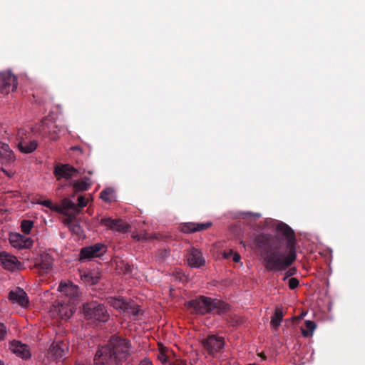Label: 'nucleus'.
<instances>
[{
  "mask_svg": "<svg viewBox=\"0 0 365 365\" xmlns=\"http://www.w3.org/2000/svg\"><path fill=\"white\" fill-rule=\"evenodd\" d=\"M278 232L286 238L287 255L280 251L282 240L270 234H260L255 239L256 246L261 250V256L265 269L271 272L287 269L297 259V239L294 230L286 223L279 222L277 226Z\"/></svg>",
  "mask_w": 365,
  "mask_h": 365,
  "instance_id": "f257e3e1",
  "label": "nucleus"
},
{
  "mask_svg": "<svg viewBox=\"0 0 365 365\" xmlns=\"http://www.w3.org/2000/svg\"><path fill=\"white\" fill-rule=\"evenodd\" d=\"M129 340L113 336L108 345L99 348L93 359L96 365H116L130 354Z\"/></svg>",
  "mask_w": 365,
  "mask_h": 365,
  "instance_id": "f03ea898",
  "label": "nucleus"
},
{
  "mask_svg": "<svg viewBox=\"0 0 365 365\" xmlns=\"http://www.w3.org/2000/svg\"><path fill=\"white\" fill-rule=\"evenodd\" d=\"M192 313L200 315H224L230 311V305L225 302L205 296H198L186 303Z\"/></svg>",
  "mask_w": 365,
  "mask_h": 365,
  "instance_id": "7ed1b4c3",
  "label": "nucleus"
},
{
  "mask_svg": "<svg viewBox=\"0 0 365 365\" xmlns=\"http://www.w3.org/2000/svg\"><path fill=\"white\" fill-rule=\"evenodd\" d=\"M54 211L64 215L61 221L65 225H68L76 217L78 206L68 198H64L59 205H56Z\"/></svg>",
  "mask_w": 365,
  "mask_h": 365,
  "instance_id": "20e7f679",
  "label": "nucleus"
},
{
  "mask_svg": "<svg viewBox=\"0 0 365 365\" xmlns=\"http://www.w3.org/2000/svg\"><path fill=\"white\" fill-rule=\"evenodd\" d=\"M16 140L19 151L24 154L33 153L38 146L37 141L31 139V133L24 128L18 130Z\"/></svg>",
  "mask_w": 365,
  "mask_h": 365,
  "instance_id": "39448f33",
  "label": "nucleus"
},
{
  "mask_svg": "<svg viewBox=\"0 0 365 365\" xmlns=\"http://www.w3.org/2000/svg\"><path fill=\"white\" fill-rule=\"evenodd\" d=\"M58 290L68 299L69 304H76L80 300L81 292L78 287L71 281L61 282Z\"/></svg>",
  "mask_w": 365,
  "mask_h": 365,
  "instance_id": "423d86ee",
  "label": "nucleus"
},
{
  "mask_svg": "<svg viewBox=\"0 0 365 365\" xmlns=\"http://www.w3.org/2000/svg\"><path fill=\"white\" fill-rule=\"evenodd\" d=\"M17 78L10 71L0 72V92L2 94H9L17 88Z\"/></svg>",
  "mask_w": 365,
  "mask_h": 365,
  "instance_id": "0eeeda50",
  "label": "nucleus"
},
{
  "mask_svg": "<svg viewBox=\"0 0 365 365\" xmlns=\"http://www.w3.org/2000/svg\"><path fill=\"white\" fill-rule=\"evenodd\" d=\"M202 344L210 355H214L223 349L225 339L222 336L212 334L203 339Z\"/></svg>",
  "mask_w": 365,
  "mask_h": 365,
  "instance_id": "6e6552de",
  "label": "nucleus"
},
{
  "mask_svg": "<svg viewBox=\"0 0 365 365\" xmlns=\"http://www.w3.org/2000/svg\"><path fill=\"white\" fill-rule=\"evenodd\" d=\"M94 223H100L102 225L120 232H126L130 228L129 225L123 220H113L110 217H103L101 220L93 218V225Z\"/></svg>",
  "mask_w": 365,
  "mask_h": 365,
  "instance_id": "1a4fd4ad",
  "label": "nucleus"
},
{
  "mask_svg": "<svg viewBox=\"0 0 365 365\" xmlns=\"http://www.w3.org/2000/svg\"><path fill=\"white\" fill-rule=\"evenodd\" d=\"M0 264L4 269L11 272L24 268L22 263L15 256L6 252H0Z\"/></svg>",
  "mask_w": 365,
  "mask_h": 365,
  "instance_id": "9d476101",
  "label": "nucleus"
},
{
  "mask_svg": "<svg viewBox=\"0 0 365 365\" xmlns=\"http://www.w3.org/2000/svg\"><path fill=\"white\" fill-rule=\"evenodd\" d=\"M53 174L57 180L61 178L68 180L71 178L77 177L78 171L69 164H58L54 168Z\"/></svg>",
  "mask_w": 365,
  "mask_h": 365,
  "instance_id": "9b49d317",
  "label": "nucleus"
},
{
  "mask_svg": "<svg viewBox=\"0 0 365 365\" xmlns=\"http://www.w3.org/2000/svg\"><path fill=\"white\" fill-rule=\"evenodd\" d=\"M68 349V346L66 343L63 341L53 342L48 349V357L55 361L60 360L65 356Z\"/></svg>",
  "mask_w": 365,
  "mask_h": 365,
  "instance_id": "f8f14e48",
  "label": "nucleus"
},
{
  "mask_svg": "<svg viewBox=\"0 0 365 365\" xmlns=\"http://www.w3.org/2000/svg\"><path fill=\"white\" fill-rule=\"evenodd\" d=\"M187 261L188 266L193 268H199L205 264V259L202 252L195 247H192L189 250Z\"/></svg>",
  "mask_w": 365,
  "mask_h": 365,
  "instance_id": "ddd939ff",
  "label": "nucleus"
},
{
  "mask_svg": "<svg viewBox=\"0 0 365 365\" xmlns=\"http://www.w3.org/2000/svg\"><path fill=\"white\" fill-rule=\"evenodd\" d=\"M75 304H63L61 303H57L53 304V308L51 310V312L53 317H58L61 319H67L70 318L73 312V306Z\"/></svg>",
  "mask_w": 365,
  "mask_h": 365,
  "instance_id": "4468645a",
  "label": "nucleus"
},
{
  "mask_svg": "<svg viewBox=\"0 0 365 365\" xmlns=\"http://www.w3.org/2000/svg\"><path fill=\"white\" fill-rule=\"evenodd\" d=\"M9 242L14 247L19 249L29 248L33 245V240L30 237L19 233H11L9 235Z\"/></svg>",
  "mask_w": 365,
  "mask_h": 365,
  "instance_id": "2eb2a0df",
  "label": "nucleus"
},
{
  "mask_svg": "<svg viewBox=\"0 0 365 365\" xmlns=\"http://www.w3.org/2000/svg\"><path fill=\"white\" fill-rule=\"evenodd\" d=\"M9 299L14 304H17L21 307H26L29 304L27 294L20 288L12 290L9 294Z\"/></svg>",
  "mask_w": 365,
  "mask_h": 365,
  "instance_id": "dca6fc26",
  "label": "nucleus"
},
{
  "mask_svg": "<svg viewBox=\"0 0 365 365\" xmlns=\"http://www.w3.org/2000/svg\"><path fill=\"white\" fill-rule=\"evenodd\" d=\"M212 226V222H186L180 227V230L184 233H193L207 230Z\"/></svg>",
  "mask_w": 365,
  "mask_h": 365,
  "instance_id": "f3484780",
  "label": "nucleus"
},
{
  "mask_svg": "<svg viewBox=\"0 0 365 365\" xmlns=\"http://www.w3.org/2000/svg\"><path fill=\"white\" fill-rule=\"evenodd\" d=\"M9 349L17 356L24 359H28L31 357V352L28 346L19 341H12L10 344Z\"/></svg>",
  "mask_w": 365,
  "mask_h": 365,
  "instance_id": "a211bd4d",
  "label": "nucleus"
},
{
  "mask_svg": "<svg viewBox=\"0 0 365 365\" xmlns=\"http://www.w3.org/2000/svg\"><path fill=\"white\" fill-rule=\"evenodd\" d=\"M109 319V314L103 304H97L93 301V319L106 322Z\"/></svg>",
  "mask_w": 365,
  "mask_h": 365,
  "instance_id": "6ab92c4d",
  "label": "nucleus"
},
{
  "mask_svg": "<svg viewBox=\"0 0 365 365\" xmlns=\"http://www.w3.org/2000/svg\"><path fill=\"white\" fill-rule=\"evenodd\" d=\"M107 252V246L103 243H96L93 245V268H95L96 264H98V260L94 259L96 257H101Z\"/></svg>",
  "mask_w": 365,
  "mask_h": 365,
  "instance_id": "aec40b11",
  "label": "nucleus"
},
{
  "mask_svg": "<svg viewBox=\"0 0 365 365\" xmlns=\"http://www.w3.org/2000/svg\"><path fill=\"white\" fill-rule=\"evenodd\" d=\"M284 314L281 308L277 307L274 314L271 317V325L276 329L279 328L283 320Z\"/></svg>",
  "mask_w": 365,
  "mask_h": 365,
  "instance_id": "412c9836",
  "label": "nucleus"
},
{
  "mask_svg": "<svg viewBox=\"0 0 365 365\" xmlns=\"http://www.w3.org/2000/svg\"><path fill=\"white\" fill-rule=\"evenodd\" d=\"M108 303L116 309H123L127 307V302L123 297H110Z\"/></svg>",
  "mask_w": 365,
  "mask_h": 365,
  "instance_id": "4be33fe9",
  "label": "nucleus"
},
{
  "mask_svg": "<svg viewBox=\"0 0 365 365\" xmlns=\"http://www.w3.org/2000/svg\"><path fill=\"white\" fill-rule=\"evenodd\" d=\"M100 198L106 202H111L115 200V191L111 187L104 189L100 194Z\"/></svg>",
  "mask_w": 365,
  "mask_h": 365,
  "instance_id": "5701e85b",
  "label": "nucleus"
},
{
  "mask_svg": "<svg viewBox=\"0 0 365 365\" xmlns=\"http://www.w3.org/2000/svg\"><path fill=\"white\" fill-rule=\"evenodd\" d=\"M3 148V151H4V153L1 158V163H11L14 162L15 160V156L13 153V151L10 149L9 145H4Z\"/></svg>",
  "mask_w": 365,
  "mask_h": 365,
  "instance_id": "b1692460",
  "label": "nucleus"
},
{
  "mask_svg": "<svg viewBox=\"0 0 365 365\" xmlns=\"http://www.w3.org/2000/svg\"><path fill=\"white\" fill-rule=\"evenodd\" d=\"M90 183L88 178L81 179L73 183V190L75 192H82L87 190L89 188Z\"/></svg>",
  "mask_w": 365,
  "mask_h": 365,
  "instance_id": "393cba45",
  "label": "nucleus"
},
{
  "mask_svg": "<svg viewBox=\"0 0 365 365\" xmlns=\"http://www.w3.org/2000/svg\"><path fill=\"white\" fill-rule=\"evenodd\" d=\"M315 328V322L313 321L307 320L305 322V328H302V334L304 337H309L312 335Z\"/></svg>",
  "mask_w": 365,
  "mask_h": 365,
  "instance_id": "a878e982",
  "label": "nucleus"
},
{
  "mask_svg": "<svg viewBox=\"0 0 365 365\" xmlns=\"http://www.w3.org/2000/svg\"><path fill=\"white\" fill-rule=\"evenodd\" d=\"M125 310L134 317H137L140 312V307L135 304L127 303V307L125 308Z\"/></svg>",
  "mask_w": 365,
  "mask_h": 365,
  "instance_id": "bb28decb",
  "label": "nucleus"
},
{
  "mask_svg": "<svg viewBox=\"0 0 365 365\" xmlns=\"http://www.w3.org/2000/svg\"><path fill=\"white\" fill-rule=\"evenodd\" d=\"M34 227V222L29 220H24L21 222V228L22 232L29 235Z\"/></svg>",
  "mask_w": 365,
  "mask_h": 365,
  "instance_id": "cd10ccee",
  "label": "nucleus"
},
{
  "mask_svg": "<svg viewBox=\"0 0 365 365\" xmlns=\"http://www.w3.org/2000/svg\"><path fill=\"white\" fill-rule=\"evenodd\" d=\"M91 258V247H86L83 248L80 252L79 261L84 262L86 259Z\"/></svg>",
  "mask_w": 365,
  "mask_h": 365,
  "instance_id": "c85d7f7f",
  "label": "nucleus"
},
{
  "mask_svg": "<svg viewBox=\"0 0 365 365\" xmlns=\"http://www.w3.org/2000/svg\"><path fill=\"white\" fill-rule=\"evenodd\" d=\"M81 280L84 283H88L91 280V274L89 272L84 271L83 269L79 268L78 269Z\"/></svg>",
  "mask_w": 365,
  "mask_h": 365,
  "instance_id": "c756f323",
  "label": "nucleus"
},
{
  "mask_svg": "<svg viewBox=\"0 0 365 365\" xmlns=\"http://www.w3.org/2000/svg\"><path fill=\"white\" fill-rule=\"evenodd\" d=\"M299 282L295 277H292L289 279V287L291 289H294L299 286Z\"/></svg>",
  "mask_w": 365,
  "mask_h": 365,
  "instance_id": "7c9ffc66",
  "label": "nucleus"
},
{
  "mask_svg": "<svg viewBox=\"0 0 365 365\" xmlns=\"http://www.w3.org/2000/svg\"><path fill=\"white\" fill-rule=\"evenodd\" d=\"M91 308L89 304H84L83 307V314L85 315V317L87 319H90L91 318V314L90 312Z\"/></svg>",
  "mask_w": 365,
  "mask_h": 365,
  "instance_id": "2f4dec72",
  "label": "nucleus"
},
{
  "mask_svg": "<svg viewBox=\"0 0 365 365\" xmlns=\"http://www.w3.org/2000/svg\"><path fill=\"white\" fill-rule=\"evenodd\" d=\"M7 334L6 327L3 323H0V341L4 340Z\"/></svg>",
  "mask_w": 365,
  "mask_h": 365,
  "instance_id": "473e14b6",
  "label": "nucleus"
},
{
  "mask_svg": "<svg viewBox=\"0 0 365 365\" xmlns=\"http://www.w3.org/2000/svg\"><path fill=\"white\" fill-rule=\"evenodd\" d=\"M297 273V269L295 267L289 268L284 274L283 280H286L288 277L294 275Z\"/></svg>",
  "mask_w": 365,
  "mask_h": 365,
  "instance_id": "72a5a7b5",
  "label": "nucleus"
},
{
  "mask_svg": "<svg viewBox=\"0 0 365 365\" xmlns=\"http://www.w3.org/2000/svg\"><path fill=\"white\" fill-rule=\"evenodd\" d=\"M68 226L71 232L76 233L77 235L79 234L80 227L78 225L73 223V221H72Z\"/></svg>",
  "mask_w": 365,
  "mask_h": 365,
  "instance_id": "f704fd0d",
  "label": "nucleus"
},
{
  "mask_svg": "<svg viewBox=\"0 0 365 365\" xmlns=\"http://www.w3.org/2000/svg\"><path fill=\"white\" fill-rule=\"evenodd\" d=\"M78 202L76 205L78 206V212L80 207H83L87 205V200L84 198V197L80 196V197H78Z\"/></svg>",
  "mask_w": 365,
  "mask_h": 365,
  "instance_id": "c9c22d12",
  "label": "nucleus"
},
{
  "mask_svg": "<svg viewBox=\"0 0 365 365\" xmlns=\"http://www.w3.org/2000/svg\"><path fill=\"white\" fill-rule=\"evenodd\" d=\"M38 203L42 205H43V206H45V207H48L51 210L54 211V207H55L56 205H53L51 200H47L41 201V202H40Z\"/></svg>",
  "mask_w": 365,
  "mask_h": 365,
  "instance_id": "e433bc0d",
  "label": "nucleus"
},
{
  "mask_svg": "<svg viewBox=\"0 0 365 365\" xmlns=\"http://www.w3.org/2000/svg\"><path fill=\"white\" fill-rule=\"evenodd\" d=\"M244 215V217L245 218L246 217H253L254 218H259L261 217V214L260 213H253V212H245L242 214Z\"/></svg>",
  "mask_w": 365,
  "mask_h": 365,
  "instance_id": "4c0bfd02",
  "label": "nucleus"
},
{
  "mask_svg": "<svg viewBox=\"0 0 365 365\" xmlns=\"http://www.w3.org/2000/svg\"><path fill=\"white\" fill-rule=\"evenodd\" d=\"M101 278V274L100 273V272H97L96 274H95V276H93V281H92V283H93V285L96 284L97 282H98V280L100 279Z\"/></svg>",
  "mask_w": 365,
  "mask_h": 365,
  "instance_id": "58836bf2",
  "label": "nucleus"
},
{
  "mask_svg": "<svg viewBox=\"0 0 365 365\" xmlns=\"http://www.w3.org/2000/svg\"><path fill=\"white\" fill-rule=\"evenodd\" d=\"M240 259H241V257H240V254H238L237 252H234V254L232 255V260L235 262H240Z\"/></svg>",
  "mask_w": 365,
  "mask_h": 365,
  "instance_id": "ea45409f",
  "label": "nucleus"
},
{
  "mask_svg": "<svg viewBox=\"0 0 365 365\" xmlns=\"http://www.w3.org/2000/svg\"><path fill=\"white\" fill-rule=\"evenodd\" d=\"M234 254V252L232 250H230L228 252H224V257L228 259L231 257Z\"/></svg>",
  "mask_w": 365,
  "mask_h": 365,
  "instance_id": "a19ab883",
  "label": "nucleus"
},
{
  "mask_svg": "<svg viewBox=\"0 0 365 365\" xmlns=\"http://www.w3.org/2000/svg\"><path fill=\"white\" fill-rule=\"evenodd\" d=\"M1 170L9 178H12L14 176V173L9 172L6 170L4 168H1Z\"/></svg>",
  "mask_w": 365,
  "mask_h": 365,
  "instance_id": "79ce46f5",
  "label": "nucleus"
},
{
  "mask_svg": "<svg viewBox=\"0 0 365 365\" xmlns=\"http://www.w3.org/2000/svg\"><path fill=\"white\" fill-rule=\"evenodd\" d=\"M139 365H153V364L150 361L144 359L140 362Z\"/></svg>",
  "mask_w": 365,
  "mask_h": 365,
  "instance_id": "37998d69",
  "label": "nucleus"
},
{
  "mask_svg": "<svg viewBox=\"0 0 365 365\" xmlns=\"http://www.w3.org/2000/svg\"><path fill=\"white\" fill-rule=\"evenodd\" d=\"M39 267H41V268L43 269H48L51 268V265L50 264H45V266H43L41 264H39Z\"/></svg>",
  "mask_w": 365,
  "mask_h": 365,
  "instance_id": "c03bdc74",
  "label": "nucleus"
},
{
  "mask_svg": "<svg viewBox=\"0 0 365 365\" xmlns=\"http://www.w3.org/2000/svg\"><path fill=\"white\" fill-rule=\"evenodd\" d=\"M258 356H260L264 360H265L267 359V356H265L264 353H263V352L258 354Z\"/></svg>",
  "mask_w": 365,
  "mask_h": 365,
  "instance_id": "a18cd8bd",
  "label": "nucleus"
},
{
  "mask_svg": "<svg viewBox=\"0 0 365 365\" xmlns=\"http://www.w3.org/2000/svg\"><path fill=\"white\" fill-rule=\"evenodd\" d=\"M50 137H51L52 139H53V140H55V139L56 138V135H53V134H51V135H50Z\"/></svg>",
  "mask_w": 365,
  "mask_h": 365,
  "instance_id": "49530a36",
  "label": "nucleus"
},
{
  "mask_svg": "<svg viewBox=\"0 0 365 365\" xmlns=\"http://www.w3.org/2000/svg\"><path fill=\"white\" fill-rule=\"evenodd\" d=\"M0 365H3V364H0Z\"/></svg>",
  "mask_w": 365,
  "mask_h": 365,
  "instance_id": "de8ad7c7",
  "label": "nucleus"
}]
</instances>
